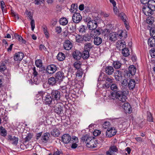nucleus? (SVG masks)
Instances as JSON below:
<instances>
[{"label":"nucleus","mask_w":155,"mask_h":155,"mask_svg":"<svg viewBox=\"0 0 155 155\" xmlns=\"http://www.w3.org/2000/svg\"><path fill=\"white\" fill-rule=\"evenodd\" d=\"M83 72L81 69L77 70L76 76L78 77H81L83 74Z\"/></svg>","instance_id":"obj_58"},{"label":"nucleus","mask_w":155,"mask_h":155,"mask_svg":"<svg viewBox=\"0 0 155 155\" xmlns=\"http://www.w3.org/2000/svg\"><path fill=\"white\" fill-rule=\"evenodd\" d=\"M77 5L72 4L71 6V8L70 9L71 12H74V10H76L77 8Z\"/></svg>","instance_id":"obj_56"},{"label":"nucleus","mask_w":155,"mask_h":155,"mask_svg":"<svg viewBox=\"0 0 155 155\" xmlns=\"http://www.w3.org/2000/svg\"><path fill=\"white\" fill-rule=\"evenodd\" d=\"M7 68L6 66L5 63L4 62H2L1 63L0 65V72L2 73H3L5 71Z\"/></svg>","instance_id":"obj_40"},{"label":"nucleus","mask_w":155,"mask_h":155,"mask_svg":"<svg viewBox=\"0 0 155 155\" xmlns=\"http://www.w3.org/2000/svg\"><path fill=\"white\" fill-rule=\"evenodd\" d=\"M126 92L125 91L123 90L116 92V98L118 100L117 103V105L119 103L121 104L126 101L127 98L125 95Z\"/></svg>","instance_id":"obj_2"},{"label":"nucleus","mask_w":155,"mask_h":155,"mask_svg":"<svg viewBox=\"0 0 155 155\" xmlns=\"http://www.w3.org/2000/svg\"><path fill=\"white\" fill-rule=\"evenodd\" d=\"M118 152L117 147L115 145L111 146L109 148L108 150L106 152L107 155H117V153Z\"/></svg>","instance_id":"obj_4"},{"label":"nucleus","mask_w":155,"mask_h":155,"mask_svg":"<svg viewBox=\"0 0 155 155\" xmlns=\"http://www.w3.org/2000/svg\"><path fill=\"white\" fill-rule=\"evenodd\" d=\"M57 57L59 61H62L64 60L65 58V56L64 54L62 52H61L58 54Z\"/></svg>","instance_id":"obj_32"},{"label":"nucleus","mask_w":155,"mask_h":155,"mask_svg":"<svg viewBox=\"0 0 155 155\" xmlns=\"http://www.w3.org/2000/svg\"><path fill=\"white\" fill-rule=\"evenodd\" d=\"M126 45L122 44L120 45V44H117V49L119 50H122L126 48Z\"/></svg>","instance_id":"obj_48"},{"label":"nucleus","mask_w":155,"mask_h":155,"mask_svg":"<svg viewBox=\"0 0 155 155\" xmlns=\"http://www.w3.org/2000/svg\"><path fill=\"white\" fill-rule=\"evenodd\" d=\"M53 155H63V153L61 150L57 149L54 151Z\"/></svg>","instance_id":"obj_54"},{"label":"nucleus","mask_w":155,"mask_h":155,"mask_svg":"<svg viewBox=\"0 0 155 155\" xmlns=\"http://www.w3.org/2000/svg\"><path fill=\"white\" fill-rule=\"evenodd\" d=\"M94 44L96 45H100L102 42V38L98 37H95L94 36Z\"/></svg>","instance_id":"obj_27"},{"label":"nucleus","mask_w":155,"mask_h":155,"mask_svg":"<svg viewBox=\"0 0 155 155\" xmlns=\"http://www.w3.org/2000/svg\"><path fill=\"white\" fill-rule=\"evenodd\" d=\"M151 9L148 5H144L142 8V10L143 13L147 16H150L153 14V12L152 11L151 12Z\"/></svg>","instance_id":"obj_11"},{"label":"nucleus","mask_w":155,"mask_h":155,"mask_svg":"<svg viewBox=\"0 0 155 155\" xmlns=\"http://www.w3.org/2000/svg\"><path fill=\"white\" fill-rule=\"evenodd\" d=\"M59 22L60 25H65L68 23V21L66 18H63L60 19Z\"/></svg>","instance_id":"obj_38"},{"label":"nucleus","mask_w":155,"mask_h":155,"mask_svg":"<svg viewBox=\"0 0 155 155\" xmlns=\"http://www.w3.org/2000/svg\"><path fill=\"white\" fill-rule=\"evenodd\" d=\"M1 6L2 10V11L3 12L4 11H5V7H6V6L4 2L2 1H1Z\"/></svg>","instance_id":"obj_61"},{"label":"nucleus","mask_w":155,"mask_h":155,"mask_svg":"<svg viewBox=\"0 0 155 155\" xmlns=\"http://www.w3.org/2000/svg\"><path fill=\"white\" fill-rule=\"evenodd\" d=\"M32 138V135L30 134H29L25 138V142H26L30 140Z\"/></svg>","instance_id":"obj_57"},{"label":"nucleus","mask_w":155,"mask_h":155,"mask_svg":"<svg viewBox=\"0 0 155 155\" xmlns=\"http://www.w3.org/2000/svg\"><path fill=\"white\" fill-rule=\"evenodd\" d=\"M109 97L110 99L114 100L116 98V92H111Z\"/></svg>","instance_id":"obj_55"},{"label":"nucleus","mask_w":155,"mask_h":155,"mask_svg":"<svg viewBox=\"0 0 155 155\" xmlns=\"http://www.w3.org/2000/svg\"><path fill=\"white\" fill-rule=\"evenodd\" d=\"M53 98H52L50 94H47L44 97L43 100L46 104H48L49 106L52 102Z\"/></svg>","instance_id":"obj_12"},{"label":"nucleus","mask_w":155,"mask_h":155,"mask_svg":"<svg viewBox=\"0 0 155 155\" xmlns=\"http://www.w3.org/2000/svg\"><path fill=\"white\" fill-rule=\"evenodd\" d=\"M36 66L38 67H41L42 65V61L41 59H38L35 61Z\"/></svg>","instance_id":"obj_47"},{"label":"nucleus","mask_w":155,"mask_h":155,"mask_svg":"<svg viewBox=\"0 0 155 155\" xmlns=\"http://www.w3.org/2000/svg\"><path fill=\"white\" fill-rule=\"evenodd\" d=\"M113 65L115 69H119L120 68L121 64L119 61H114L113 62Z\"/></svg>","instance_id":"obj_36"},{"label":"nucleus","mask_w":155,"mask_h":155,"mask_svg":"<svg viewBox=\"0 0 155 155\" xmlns=\"http://www.w3.org/2000/svg\"><path fill=\"white\" fill-rule=\"evenodd\" d=\"M50 136V134L48 133H44L41 137V140L45 143H46L49 139Z\"/></svg>","instance_id":"obj_28"},{"label":"nucleus","mask_w":155,"mask_h":155,"mask_svg":"<svg viewBox=\"0 0 155 155\" xmlns=\"http://www.w3.org/2000/svg\"><path fill=\"white\" fill-rule=\"evenodd\" d=\"M87 29V27L85 26L81 25L79 27L78 31L80 32L83 33L85 32L86 29Z\"/></svg>","instance_id":"obj_45"},{"label":"nucleus","mask_w":155,"mask_h":155,"mask_svg":"<svg viewBox=\"0 0 155 155\" xmlns=\"http://www.w3.org/2000/svg\"><path fill=\"white\" fill-rule=\"evenodd\" d=\"M54 111L58 115H62L63 114V108L59 105H57L54 107Z\"/></svg>","instance_id":"obj_16"},{"label":"nucleus","mask_w":155,"mask_h":155,"mask_svg":"<svg viewBox=\"0 0 155 155\" xmlns=\"http://www.w3.org/2000/svg\"><path fill=\"white\" fill-rule=\"evenodd\" d=\"M115 79L117 81H119L121 80L122 78V72L121 71L117 70L114 73Z\"/></svg>","instance_id":"obj_20"},{"label":"nucleus","mask_w":155,"mask_h":155,"mask_svg":"<svg viewBox=\"0 0 155 155\" xmlns=\"http://www.w3.org/2000/svg\"><path fill=\"white\" fill-rule=\"evenodd\" d=\"M57 68L55 65L52 64L48 66L46 68H44L43 71L47 75L52 74L57 70Z\"/></svg>","instance_id":"obj_3"},{"label":"nucleus","mask_w":155,"mask_h":155,"mask_svg":"<svg viewBox=\"0 0 155 155\" xmlns=\"http://www.w3.org/2000/svg\"><path fill=\"white\" fill-rule=\"evenodd\" d=\"M48 81V84L52 86L55 85L56 82H58L55 77H53L49 78Z\"/></svg>","instance_id":"obj_23"},{"label":"nucleus","mask_w":155,"mask_h":155,"mask_svg":"<svg viewBox=\"0 0 155 155\" xmlns=\"http://www.w3.org/2000/svg\"><path fill=\"white\" fill-rule=\"evenodd\" d=\"M32 70L33 71V74L34 75V83L36 84H38L39 83V81L37 79V78L36 76L38 75V72L36 71V68L35 67H34L33 68Z\"/></svg>","instance_id":"obj_21"},{"label":"nucleus","mask_w":155,"mask_h":155,"mask_svg":"<svg viewBox=\"0 0 155 155\" xmlns=\"http://www.w3.org/2000/svg\"><path fill=\"white\" fill-rule=\"evenodd\" d=\"M55 77L58 82L62 81L64 77V74L61 71L57 72L55 75Z\"/></svg>","instance_id":"obj_15"},{"label":"nucleus","mask_w":155,"mask_h":155,"mask_svg":"<svg viewBox=\"0 0 155 155\" xmlns=\"http://www.w3.org/2000/svg\"><path fill=\"white\" fill-rule=\"evenodd\" d=\"M120 104L119 103L118 105L122 107L125 110L126 113L130 114L131 112V107L128 103L125 102L123 103H122L121 104Z\"/></svg>","instance_id":"obj_5"},{"label":"nucleus","mask_w":155,"mask_h":155,"mask_svg":"<svg viewBox=\"0 0 155 155\" xmlns=\"http://www.w3.org/2000/svg\"><path fill=\"white\" fill-rule=\"evenodd\" d=\"M72 19L73 22L76 23H78L81 21L82 18L79 13L75 12L73 15Z\"/></svg>","instance_id":"obj_9"},{"label":"nucleus","mask_w":155,"mask_h":155,"mask_svg":"<svg viewBox=\"0 0 155 155\" xmlns=\"http://www.w3.org/2000/svg\"><path fill=\"white\" fill-rule=\"evenodd\" d=\"M125 74H124V76L125 78L126 79H130L133 78L134 75H132V74L128 71V70H126L125 71Z\"/></svg>","instance_id":"obj_34"},{"label":"nucleus","mask_w":155,"mask_h":155,"mask_svg":"<svg viewBox=\"0 0 155 155\" xmlns=\"http://www.w3.org/2000/svg\"><path fill=\"white\" fill-rule=\"evenodd\" d=\"M46 92L44 91H40V92H38V94H37L36 96L38 97L40 96V97L39 99L41 98L43 99L44 98V95H45Z\"/></svg>","instance_id":"obj_52"},{"label":"nucleus","mask_w":155,"mask_h":155,"mask_svg":"<svg viewBox=\"0 0 155 155\" xmlns=\"http://www.w3.org/2000/svg\"><path fill=\"white\" fill-rule=\"evenodd\" d=\"M74 66L77 70L80 69L81 67V63L80 62H75L74 64Z\"/></svg>","instance_id":"obj_49"},{"label":"nucleus","mask_w":155,"mask_h":155,"mask_svg":"<svg viewBox=\"0 0 155 155\" xmlns=\"http://www.w3.org/2000/svg\"><path fill=\"white\" fill-rule=\"evenodd\" d=\"M151 9V12L152 11L155 10V1L153 0H150L149 2L147 3V5Z\"/></svg>","instance_id":"obj_26"},{"label":"nucleus","mask_w":155,"mask_h":155,"mask_svg":"<svg viewBox=\"0 0 155 155\" xmlns=\"http://www.w3.org/2000/svg\"><path fill=\"white\" fill-rule=\"evenodd\" d=\"M117 130L114 127L108 128L106 132L107 137H111L116 135Z\"/></svg>","instance_id":"obj_6"},{"label":"nucleus","mask_w":155,"mask_h":155,"mask_svg":"<svg viewBox=\"0 0 155 155\" xmlns=\"http://www.w3.org/2000/svg\"><path fill=\"white\" fill-rule=\"evenodd\" d=\"M14 36L15 38L18 39L19 41L23 43H25V41L23 39L21 36L19 35L18 34H15Z\"/></svg>","instance_id":"obj_42"},{"label":"nucleus","mask_w":155,"mask_h":155,"mask_svg":"<svg viewBox=\"0 0 155 155\" xmlns=\"http://www.w3.org/2000/svg\"><path fill=\"white\" fill-rule=\"evenodd\" d=\"M89 52L88 51L84 50L81 53V57L84 59H87L89 56Z\"/></svg>","instance_id":"obj_31"},{"label":"nucleus","mask_w":155,"mask_h":155,"mask_svg":"<svg viewBox=\"0 0 155 155\" xmlns=\"http://www.w3.org/2000/svg\"><path fill=\"white\" fill-rule=\"evenodd\" d=\"M83 41L85 42L89 41L91 39V36L88 34L84 35L83 37Z\"/></svg>","instance_id":"obj_46"},{"label":"nucleus","mask_w":155,"mask_h":155,"mask_svg":"<svg viewBox=\"0 0 155 155\" xmlns=\"http://www.w3.org/2000/svg\"><path fill=\"white\" fill-rule=\"evenodd\" d=\"M53 100H59L61 97L60 92L57 90H52L50 94Z\"/></svg>","instance_id":"obj_7"},{"label":"nucleus","mask_w":155,"mask_h":155,"mask_svg":"<svg viewBox=\"0 0 155 155\" xmlns=\"http://www.w3.org/2000/svg\"><path fill=\"white\" fill-rule=\"evenodd\" d=\"M72 56L74 59L79 60L81 58V53L79 51L75 50L73 52Z\"/></svg>","instance_id":"obj_17"},{"label":"nucleus","mask_w":155,"mask_h":155,"mask_svg":"<svg viewBox=\"0 0 155 155\" xmlns=\"http://www.w3.org/2000/svg\"><path fill=\"white\" fill-rule=\"evenodd\" d=\"M55 30V32L57 33V34H60L62 31V28L60 26L56 27Z\"/></svg>","instance_id":"obj_59"},{"label":"nucleus","mask_w":155,"mask_h":155,"mask_svg":"<svg viewBox=\"0 0 155 155\" xmlns=\"http://www.w3.org/2000/svg\"><path fill=\"white\" fill-rule=\"evenodd\" d=\"M0 130L2 136L5 137L7 135V131L3 127L1 126L0 127Z\"/></svg>","instance_id":"obj_39"},{"label":"nucleus","mask_w":155,"mask_h":155,"mask_svg":"<svg viewBox=\"0 0 155 155\" xmlns=\"http://www.w3.org/2000/svg\"><path fill=\"white\" fill-rule=\"evenodd\" d=\"M64 48L67 50H71L72 47V44L71 41L68 40L65 41L63 44Z\"/></svg>","instance_id":"obj_18"},{"label":"nucleus","mask_w":155,"mask_h":155,"mask_svg":"<svg viewBox=\"0 0 155 155\" xmlns=\"http://www.w3.org/2000/svg\"><path fill=\"white\" fill-rule=\"evenodd\" d=\"M81 141L83 143L85 142L87 146L91 149H94L98 148L97 141L93 137H90L89 136L85 135L81 138Z\"/></svg>","instance_id":"obj_1"},{"label":"nucleus","mask_w":155,"mask_h":155,"mask_svg":"<svg viewBox=\"0 0 155 155\" xmlns=\"http://www.w3.org/2000/svg\"><path fill=\"white\" fill-rule=\"evenodd\" d=\"M24 54L20 52L15 54L14 56V59L17 61H21L23 58Z\"/></svg>","instance_id":"obj_19"},{"label":"nucleus","mask_w":155,"mask_h":155,"mask_svg":"<svg viewBox=\"0 0 155 155\" xmlns=\"http://www.w3.org/2000/svg\"><path fill=\"white\" fill-rule=\"evenodd\" d=\"M51 134L55 137H58L60 134L59 131L57 128H54L51 132Z\"/></svg>","instance_id":"obj_37"},{"label":"nucleus","mask_w":155,"mask_h":155,"mask_svg":"<svg viewBox=\"0 0 155 155\" xmlns=\"http://www.w3.org/2000/svg\"><path fill=\"white\" fill-rule=\"evenodd\" d=\"M8 140L13 145L16 146L17 145L18 138L17 137L9 135L8 136Z\"/></svg>","instance_id":"obj_13"},{"label":"nucleus","mask_w":155,"mask_h":155,"mask_svg":"<svg viewBox=\"0 0 155 155\" xmlns=\"http://www.w3.org/2000/svg\"><path fill=\"white\" fill-rule=\"evenodd\" d=\"M122 53L124 56L127 57L130 54L129 50L127 48H125L122 51Z\"/></svg>","instance_id":"obj_43"},{"label":"nucleus","mask_w":155,"mask_h":155,"mask_svg":"<svg viewBox=\"0 0 155 155\" xmlns=\"http://www.w3.org/2000/svg\"><path fill=\"white\" fill-rule=\"evenodd\" d=\"M113 79L111 77H109L107 75L105 76L104 78V81L105 82H107L110 84L113 83Z\"/></svg>","instance_id":"obj_35"},{"label":"nucleus","mask_w":155,"mask_h":155,"mask_svg":"<svg viewBox=\"0 0 155 155\" xmlns=\"http://www.w3.org/2000/svg\"><path fill=\"white\" fill-rule=\"evenodd\" d=\"M147 120L149 122H153V119L151 113L150 112L147 113Z\"/></svg>","instance_id":"obj_53"},{"label":"nucleus","mask_w":155,"mask_h":155,"mask_svg":"<svg viewBox=\"0 0 155 155\" xmlns=\"http://www.w3.org/2000/svg\"><path fill=\"white\" fill-rule=\"evenodd\" d=\"M94 35L96 36H98L100 35L101 32L99 29H94Z\"/></svg>","instance_id":"obj_64"},{"label":"nucleus","mask_w":155,"mask_h":155,"mask_svg":"<svg viewBox=\"0 0 155 155\" xmlns=\"http://www.w3.org/2000/svg\"><path fill=\"white\" fill-rule=\"evenodd\" d=\"M135 82L134 79H130L128 82V86L130 90H133L135 86Z\"/></svg>","instance_id":"obj_24"},{"label":"nucleus","mask_w":155,"mask_h":155,"mask_svg":"<svg viewBox=\"0 0 155 155\" xmlns=\"http://www.w3.org/2000/svg\"><path fill=\"white\" fill-rule=\"evenodd\" d=\"M148 45L151 47L155 46V38L153 37L150 38L148 41Z\"/></svg>","instance_id":"obj_30"},{"label":"nucleus","mask_w":155,"mask_h":155,"mask_svg":"<svg viewBox=\"0 0 155 155\" xmlns=\"http://www.w3.org/2000/svg\"><path fill=\"white\" fill-rule=\"evenodd\" d=\"M117 35L115 32L110 33L109 35V39L112 41H115L117 40Z\"/></svg>","instance_id":"obj_29"},{"label":"nucleus","mask_w":155,"mask_h":155,"mask_svg":"<svg viewBox=\"0 0 155 155\" xmlns=\"http://www.w3.org/2000/svg\"><path fill=\"white\" fill-rule=\"evenodd\" d=\"M76 23L73 22H69L67 27V29L70 33H73L76 31Z\"/></svg>","instance_id":"obj_14"},{"label":"nucleus","mask_w":155,"mask_h":155,"mask_svg":"<svg viewBox=\"0 0 155 155\" xmlns=\"http://www.w3.org/2000/svg\"><path fill=\"white\" fill-rule=\"evenodd\" d=\"M118 16L124 22H126V19L127 18V17L126 15L124 13H121L119 14Z\"/></svg>","instance_id":"obj_44"},{"label":"nucleus","mask_w":155,"mask_h":155,"mask_svg":"<svg viewBox=\"0 0 155 155\" xmlns=\"http://www.w3.org/2000/svg\"><path fill=\"white\" fill-rule=\"evenodd\" d=\"M94 48V46L92 43H86L84 44V50L90 51L91 50Z\"/></svg>","instance_id":"obj_22"},{"label":"nucleus","mask_w":155,"mask_h":155,"mask_svg":"<svg viewBox=\"0 0 155 155\" xmlns=\"http://www.w3.org/2000/svg\"><path fill=\"white\" fill-rule=\"evenodd\" d=\"M101 133V131L99 130H96L93 132V135L95 136H97L99 135Z\"/></svg>","instance_id":"obj_60"},{"label":"nucleus","mask_w":155,"mask_h":155,"mask_svg":"<svg viewBox=\"0 0 155 155\" xmlns=\"http://www.w3.org/2000/svg\"><path fill=\"white\" fill-rule=\"evenodd\" d=\"M87 26L89 29L94 30L97 27V24L95 20H90L87 23Z\"/></svg>","instance_id":"obj_8"},{"label":"nucleus","mask_w":155,"mask_h":155,"mask_svg":"<svg viewBox=\"0 0 155 155\" xmlns=\"http://www.w3.org/2000/svg\"><path fill=\"white\" fill-rule=\"evenodd\" d=\"M150 33L151 36L153 37H155V29L153 28L151 29Z\"/></svg>","instance_id":"obj_63"},{"label":"nucleus","mask_w":155,"mask_h":155,"mask_svg":"<svg viewBox=\"0 0 155 155\" xmlns=\"http://www.w3.org/2000/svg\"><path fill=\"white\" fill-rule=\"evenodd\" d=\"M76 41L78 43H81L83 41V38L80 35H78L75 37Z\"/></svg>","instance_id":"obj_50"},{"label":"nucleus","mask_w":155,"mask_h":155,"mask_svg":"<svg viewBox=\"0 0 155 155\" xmlns=\"http://www.w3.org/2000/svg\"><path fill=\"white\" fill-rule=\"evenodd\" d=\"M31 26V30L33 31L35 28V21L33 19H32L30 23Z\"/></svg>","instance_id":"obj_62"},{"label":"nucleus","mask_w":155,"mask_h":155,"mask_svg":"<svg viewBox=\"0 0 155 155\" xmlns=\"http://www.w3.org/2000/svg\"><path fill=\"white\" fill-rule=\"evenodd\" d=\"M114 69L112 66H107L105 69L106 73L109 75L112 74L114 72Z\"/></svg>","instance_id":"obj_25"},{"label":"nucleus","mask_w":155,"mask_h":155,"mask_svg":"<svg viewBox=\"0 0 155 155\" xmlns=\"http://www.w3.org/2000/svg\"><path fill=\"white\" fill-rule=\"evenodd\" d=\"M61 140L62 141L65 143H71V141H73V140H71V136L68 134L63 135L61 137Z\"/></svg>","instance_id":"obj_10"},{"label":"nucleus","mask_w":155,"mask_h":155,"mask_svg":"<svg viewBox=\"0 0 155 155\" xmlns=\"http://www.w3.org/2000/svg\"><path fill=\"white\" fill-rule=\"evenodd\" d=\"M110 125V123L109 121H105L102 124V126L103 128L104 129H107L109 128Z\"/></svg>","instance_id":"obj_51"},{"label":"nucleus","mask_w":155,"mask_h":155,"mask_svg":"<svg viewBox=\"0 0 155 155\" xmlns=\"http://www.w3.org/2000/svg\"><path fill=\"white\" fill-rule=\"evenodd\" d=\"M110 88L111 90L116 92L118 91L119 89L118 86L116 84L113 83L111 84Z\"/></svg>","instance_id":"obj_41"},{"label":"nucleus","mask_w":155,"mask_h":155,"mask_svg":"<svg viewBox=\"0 0 155 155\" xmlns=\"http://www.w3.org/2000/svg\"><path fill=\"white\" fill-rule=\"evenodd\" d=\"M136 71V69L134 66L130 65L128 68V71L132 74V75H134Z\"/></svg>","instance_id":"obj_33"}]
</instances>
